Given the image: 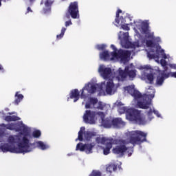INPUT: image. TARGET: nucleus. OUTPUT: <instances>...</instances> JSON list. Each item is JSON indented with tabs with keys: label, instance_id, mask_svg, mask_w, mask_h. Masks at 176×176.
<instances>
[{
	"label": "nucleus",
	"instance_id": "1",
	"mask_svg": "<svg viewBox=\"0 0 176 176\" xmlns=\"http://www.w3.org/2000/svg\"><path fill=\"white\" fill-rule=\"evenodd\" d=\"M133 27L136 42H130L129 32H120L118 34L121 46L125 49H132L133 50H118L114 45H111V47L113 52L111 54L108 51L101 52L100 54V60L103 61H120L121 64H126L130 61V56L135 54V50L138 52V50L137 49L142 47V46H146V52L149 60H154L155 63H160V58L173 60V57L170 54H166L162 46H155L153 41L160 43L162 38L159 36L155 37V32L151 31L149 28L148 21L138 19L135 21Z\"/></svg>",
	"mask_w": 176,
	"mask_h": 176
},
{
	"label": "nucleus",
	"instance_id": "2",
	"mask_svg": "<svg viewBox=\"0 0 176 176\" xmlns=\"http://www.w3.org/2000/svg\"><path fill=\"white\" fill-rule=\"evenodd\" d=\"M146 135L148 133L141 131H131L125 133L123 139H113L112 138H106L104 136H99L96 139L98 148H102L103 155H109L113 145H116L113 148V153L117 156H124V155L130 157L133 155L132 147H129V144H132L139 145L146 141Z\"/></svg>",
	"mask_w": 176,
	"mask_h": 176
},
{
	"label": "nucleus",
	"instance_id": "3",
	"mask_svg": "<svg viewBox=\"0 0 176 176\" xmlns=\"http://www.w3.org/2000/svg\"><path fill=\"white\" fill-rule=\"evenodd\" d=\"M98 72L103 79H108L109 81L106 83L103 82L97 84V80H91L87 84H85L81 90V98H86L87 93L89 94H94V93L98 91V96H107V94L112 96V94H115V92L118 91L119 84L113 83V80L118 78H116V73L112 69L107 67L104 65H100L98 68Z\"/></svg>",
	"mask_w": 176,
	"mask_h": 176
},
{
	"label": "nucleus",
	"instance_id": "4",
	"mask_svg": "<svg viewBox=\"0 0 176 176\" xmlns=\"http://www.w3.org/2000/svg\"><path fill=\"white\" fill-rule=\"evenodd\" d=\"M6 127L8 130H14V131L20 133L17 136H11L8 139L9 142L16 143L18 149H22L23 151L19 153L25 155V153L32 152L35 148H38L41 151H45V149L50 148L49 144L42 141H37L33 144L31 143L30 142V139L31 138V128L24 124L23 122H19L16 124H8Z\"/></svg>",
	"mask_w": 176,
	"mask_h": 176
},
{
	"label": "nucleus",
	"instance_id": "5",
	"mask_svg": "<svg viewBox=\"0 0 176 176\" xmlns=\"http://www.w3.org/2000/svg\"><path fill=\"white\" fill-rule=\"evenodd\" d=\"M166 60L173 61V60L168 58H160L159 59L160 62L157 63V64H160L164 70L161 71L157 69L156 74H148L151 69L150 65L139 66L138 69L142 71L141 79L145 80L146 83H153V79L157 76L156 85L157 86H162L164 82V79H167V78H170V76H171V78H176V64H167Z\"/></svg>",
	"mask_w": 176,
	"mask_h": 176
},
{
	"label": "nucleus",
	"instance_id": "6",
	"mask_svg": "<svg viewBox=\"0 0 176 176\" xmlns=\"http://www.w3.org/2000/svg\"><path fill=\"white\" fill-rule=\"evenodd\" d=\"M123 105L124 104L120 101H117L115 103V106L118 107V111L120 115L126 113L127 120L137 123L138 124H146V123H149L150 121H148L146 116L144 117L141 111Z\"/></svg>",
	"mask_w": 176,
	"mask_h": 176
},
{
	"label": "nucleus",
	"instance_id": "7",
	"mask_svg": "<svg viewBox=\"0 0 176 176\" xmlns=\"http://www.w3.org/2000/svg\"><path fill=\"white\" fill-rule=\"evenodd\" d=\"M105 113L102 111L96 112L91 110H86L82 116L85 123L88 124H96L97 122L101 124L104 129H111L112 127V118L104 119Z\"/></svg>",
	"mask_w": 176,
	"mask_h": 176
},
{
	"label": "nucleus",
	"instance_id": "8",
	"mask_svg": "<svg viewBox=\"0 0 176 176\" xmlns=\"http://www.w3.org/2000/svg\"><path fill=\"white\" fill-rule=\"evenodd\" d=\"M142 99L140 100V102H142L143 105H145L146 107L142 108V109H148L146 113V117L148 119V121L151 122L153 119V113L156 115L157 118H162V115L159 111L155 109L153 104H152V99L155 98V89L151 87L146 89V94L142 96Z\"/></svg>",
	"mask_w": 176,
	"mask_h": 176
},
{
	"label": "nucleus",
	"instance_id": "9",
	"mask_svg": "<svg viewBox=\"0 0 176 176\" xmlns=\"http://www.w3.org/2000/svg\"><path fill=\"white\" fill-rule=\"evenodd\" d=\"M127 76L131 80H133V79L137 76V70L133 63L126 65L124 70L122 69V68H119L116 72V78L118 82L126 80Z\"/></svg>",
	"mask_w": 176,
	"mask_h": 176
},
{
	"label": "nucleus",
	"instance_id": "10",
	"mask_svg": "<svg viewBox=\"0 0 176 176\" xmlns=\"http://www.w3.org/2000/svg\"><path fill=\"white\" fill-rule=\"evenodd\" d=\"M124 92L125 94H131L133 97V101L132 102L133 107H135L136 108H146L148 107L140 102L142 100V95L135 89L134 85L124 87Z\"/></svg>",
	"mask_w": 176,
	"mask_h": 176
},
{
	"label": "nucleus",
	"instance_id": "11",
	"mask_svg": "<svg viewBox=\"0 0 176 176\" xmlns=\"http://www.w3.org/2000/svg\"><path fill=\"white\" fill-rule=\"evenodd\" d=\"M11 137H17V135H10L7 138V143H4L0 146V152H3V153H20L23 152L22 148H19V146H17V143H12L9 142V138Z\"/></svg>",
	"mask_w": 176,
	"mask_h": 176
},
{
	"label": "nucleus",
	"instance_id": "12",
	"mask_svg": "<svg viewBox=\"0 0 176 176\" xmlns=\"http://www.w3.org/2000/svg\"><path fill=\"white\" fill-rule=\"evenodd\" d=\"M86 109H99L104 111L108 108L105 103L98 100L96 98H90L85 104Z\"/></svg>",
	"mask_w": 176,
	"mask_h": 176
},
{
	"label": "nucleus",
	"instance_id": "13",
	"mask_svg": "<svg viewBox=\"0 0 176 176\" xmlns=\"http://www.w3.org/2000/svg\"><path fill=\"white\" fill-rule=\"evenodd\" d=\"M85 126H82L80 128V130L78 132V137L77 139H76V141H90L91 137H94V135H96L94 133L90 131H85Z\"/></svg>",
	"mask_w": 176,
	"mask_h": 176
},
{
	"label": "nucleus",
	"instance_id": "14",
	"mask_svg": "<svg viewBox=\"0 0 176 176\" xmlns=\"http://www.w3.org/2000/svg\"><path fill=\"white\" fill-rule=\"evenodd\" d=\"M96 146V144L91 143V144H85L83 143H78L76 145V151H80V152H85L87 155H90V153H93V148Z\"/></svg>",
	"mask_w": 176,
	"mask_h": 176
},
{
	"label": "nucleus",
	"instance_id": "15",
	"mask_svg": "<svg viewBox=\"0 0 176 176\" xmlns=\"http://www.w3.org/2000/svg\"><path fill=\"white\" fill-rule=\"evenodd\" d=\"M68 13L70 14L72 19H79V8L78 6V2L75 1L70 3Z\"/></svg>",
	"mask_w": 176,
	"mask_h": 176
},
{
	"label": "nucleus",
	"instance_id": "16",
	"mask_svg": "<svg viewBox=\"0 0 176 176\" xmlns=\"http://www.w3.org/2000/svg\"><path fill=\"white\" fill-rule=\"evenodd\" d=\"M120 13H122V10H118L116 12V16L115 19V25H116V27H121L123 24H124V23L129 21H129H131V17L130 15L123 18L122 16H119Z\"/></svg>",
	"mask_w": 176,
	"mask_h": 176
},
{
	"label": "nucleus",
	"instance_id": "17",
	"mask_svg": "<svg viewBox=\"0 0 176 176\" xmlns=\"http://www.w3.org/2000/svg\"><path fill=\"white\" fill-rule=\"evenodd\" d=\"M111 123L114 129H120L126 126V122L122 120V118H111Z\"/></svg>",
	"mask_w": 176,
	"mask_h": 176
},
{
	"label": "nucleus",
	"instance_id": "18",
	"mask_svg": "<svg viewBox=\"0 0 176 176\" xmlns=\"http://www.w3.org/2000/svg\"><path fill=\"white\" fill-rule=\"evenodd\" d=\"M70 98H74V102H76L79 100V90L74 89L70 92Z\"/></svg>",
	"mask_w": 176,
	"mask_h": 176
},
{
	"label": "nucleus",
	"instance_id": "19",
	"mask_svg": "<svg viewBox=\"0 0 176 176\" xmlns=\"http://www.w3.org/2000/svg\"><path fill=\"white\" fill-rule=\"evenodd\" d=\"M23 98H24V96H23V94H19V92H16L15 94V100H14L15 105H19V104L21 102Z\"/></svg>",
	"mask_w": 176,
	"mask_h": 176
},
{
	"label": "nucleus",
	"instance_id": "20",
	"mask_svg": "<svg viewBox=\"0 0 176 176\" xmlns=\"http://www.w3.org/2000/svg\"><path fill=\"white\" fill-rule=\"evenodd\" d=\"M139 19H137L136 21H134V22L133 23H130V24H127L126 23H123L121 26V29L124 30V31H130V27L129 25H132L133 27V30H134V23H135V21H138Z\"/></svg>",
	"mask_w": 176,
	"mask_h": 176
},
{
	"label": "nucleus",
	"instance_id": "21",
	"mask_svg": "<svg viewBox=\"0 0 176 176\" xmlns=\"http://www.w3.org/2000/svg\"><path fill=\"white\" fill-rule=\"evenodd\" d=\"M52 3H53V1H52V0L46 1L45 6L47 8V10L44 9V13H49V12H50V6Z\"/></svg>",
	"mask_w": 176,
	"mask_h": 176
},
{
	"label": "nucleus",
	"instance_id": "22",
	"mask_svg": "<svg viewBox=\"0 0 176 176\" xmlns=\"http://www.w3.org/2000/svg\"><path fill=\"white\" fill-rule=\"evenodd\" d=\"M6 120L7 122H14L16 120H20V118L16 116H8L6 117Z\"/></svg>",
	"mask_w": 176,
	"mask_h": 176
},
{
	"label": "nucleus",
	"instance_id": "23",
	"mask_svg": "<svg viewBox=\"0 0 176 176\" xmlns=\"http://www.w3.org/2000/svg\"><path fill=\"white\" fill-rule=\"evenodd\" d=\"M117 166L115 164H110L107 167V173H113V171H116Z\"/></svg>",
	"mask_w": 176,
	"mask_h": 176
},
{
	"label": "nucleus",
	"instance_id": "24",
	"mask_svg": "<svg viewBox=\"0 0 176 176\" xmlns=\"http://www.w3.org/2000/svg\"><path fill=\"white\" fill-rule=\"evenodd\" d=\"M41 135V131L38 129H36L32 132V137H34V138H39Z\"/></svg>",
	"mask_w": 176,
	"mask_h": 176
},
{
	"label": "nucleus",
	"instance_id": "25",
	"mask_svg": "<svg viewBox=\"0 0 176 176\" xmlns=\"http://www.w3.org/2000/svg\"><path fill=\"white\" fill-rule=\"evenodd\" d=\"M65 31H67V28H62L61 29V32L60 34H58L56 36V38L57 39H61V38H63L64 36V34H65Z\"/></svg>",
	"mask_w": 176,
	"mask_h": 176
},
{
	"label": "nucleus",
	"instance_id": "26",
	"mask_svg": "<svg viewBox=\"0 0 176 176\" xmlns=\"http://www.w3.org/2000/svg\"><path fill=\"white\" fill-rule=\"evenodd\" d=\"M105 47H107V45H104V44H100V45H96V49H98V50H104Z\"/></svg>",
	"mask_w": 176,
	"mask_h": 176
},
{
	"label": "nucleus",
	"instance_id": "27",
	"mask_svg": "<svg viewBox=\"0 0 176 176\" xmlns=\"http://www.w3.org/2000/svg\"><path fill=\"white\" fill-rule=\"evenodd\" d=\"M89 176H101V173L98 170H94Z\"/></svg>",
	"mask_w": 176,
	"mask_h": 176
},
{
	"label": "nucleus",
	"instance_id": "28",
	"mask_svg": "<svg viewBox=\"0 0 176 176\" xmlns=\"http://www.w3.org/2000/svg\"><path fill=\"white\" fill-rule=\"evenodd\" d=\"M65 25V27H69V25H72V22L71 21H66Z\"/></svg>",
	"mask_w": 176,
	"mask_h": 176
},
{
	"label": "nucleus",
	"instance_id": "29",
	"mask_svg": "<svg viewBox=\"0 0 176 176\" xmlns=\"http://www.w3.org/2000/svg\"><path fill=\"white\" fill-rule=\"evenodd\" d=\"M3 135H4L3 132L0 131V140H1V138H2L3 137Z\"/></svg>",
	"mask_w": 176,
	"mask_h": 176
},
{
	"label": "nucleus",
	"instance_id": "30",
	"mask_svg": "<svg viewBox=\"0 0 176 176\" xmlns=\"http://www.w3.org/2000/svg\"><path fill=\"white\" fill-rule=\"evenodd\" d=\"M70 16L69 14H66V15L65 16V19H69Z\"/></svg>",
	"mask_w": 176,
	"mask_h": 176
},
{
	"label": "nucleus",
	"instance_id": "31",
	"mask_svg": "<svg viewBox=\"0 0 176 176\" xmlns=\"http://www.w3.org/2000/svg\"><path fill=\"white\" fill-rule=\"evenodd\" d=\"M30 12H32V10H31V8L29 7L28 8L27 12L30 13Z\"/></svg>",
	"mask_w": 176,
	"mask_h": 176
},
{
	"label": "nucleus",
	"instance_id": "32",
	"mask_svg": "<svg viewBox=\"0 0 176 176\" xmlns=\"http://www.w3.org/2000/svg\"><path fill=\"white\" fill-rule=\"evenodd\" d=\"M0 71L3 72V67H2L1 65H0Z\"/></svg>",
	"mask_w": 176,
	"mask_h": 176
},
{
	"label": "nucleus",
	"instance_id": "33",
	"mask_svg": "<svg viewBox=\"0 0 176 176\" xmlns=\"http://www.w3.org/2000/svg\"><path fill=\"white\" fill-rule=\"evenodd\" d=\"M3 1H4L5 2H6V1H9V0H3ZM1 2H2V0H0V6H2V3H1Z\"/></svg>",
	"mask_w": 176,
	"mask_h": 176
},
{
	"label": "nucleus",
	"instance_id": "34",
	"mask_svg": "<svg viewBox=\"0 0 176 176\" xmlns=\"http://www.w3.org/2000/svg\"><path fill=\"white\" fill-rule=\"evenodd\" d=\"M30 2L32 3V2H35V0H30Z\"/></svg>",
	"mask_w": 176,
	"mask_h": 176
},
{
	"label": "nucleus",
	"instance_id": "35",
	"mask_svg": "<svg viewBox=\"0 0 176 176\" xmlns=\"http://www.w3.org/2000/svg\"><path fill=\"white\" fill-rule=\"evenodd\" d=\"M13 113H9V115H12Z\"/></svg>",
	"mask_w": 176,
	"mask_h": 176
},
{
	"label": "nucleus",
	"instance_id": "36",
	"mask_svg": "<svg viewBox=\"0 0 176 176\" xmlns=\"http://www.w3.org/2000/svg\"><path fill=\"white\" fill-rule=\"evenodd\" d=\"M67 101H69V98H67Z\"/></svg>",
	"mask_w": 176,
	"mask_h": 176
},
{
	"label": "nucleus",
	"instance_id": "37",
	"mask_svg": "<svg viewBox=\"0 0 176 176\" xmlns=\"http://www.w3.org/2000/svg\"><path fill=\"white\" fill-rule=\"evenodd\" d=\"M82 104H85V102H82Z\"/></svg>",
	"mask_w": 176,
	"mask_h": 176
},
{
	"label": "nucleus",
	"instance_id": "38",
	"mask_svg": "<svg viewBox=\"0 0 176 176\" xmlns=\"http://www.w3.org/2000/svg\"><path fill=\"white\" fill-rule=\"evenodd\" d=\"M62 1H65V0H62Z\"/></svg>",
	"mask_w": 176,
	"mask_h": 176
}]
</instances>
